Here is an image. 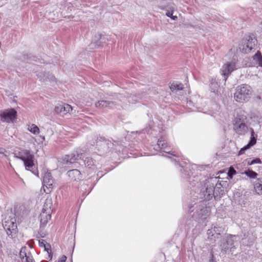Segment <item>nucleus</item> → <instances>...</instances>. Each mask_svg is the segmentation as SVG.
Listing matches in <instances>:
<instances>
[{
    "instance_id": "nucleus-1",
    "label": "nucleus",
    "mask_w": 262,
    "mask_h": 262,
    "mask_svg": "<svg viewBox=\"0 0 262 262\" xmlns=\"http://www.w3.org/2000/svg\"><path fill=\"white\" fill-rule=\"evenodd\" d=\"M196 184L197 186L201 188L199 194L200 197L204 200V201H209L213 197H215V187L219 188L221 186V183L218 184L216 177L205 179L202 182H197Z\"/></svg>"
},
{
    "instance_id": "nucleus-2",
    "label": "nucleus",
    "mask_w": 262,
    "mask_h": 262,
    "mask_svg": "<svg viewBox=\"0 0 262 262\" xmlns=\"http://www.w3.org/2000/svg\"><path fill=\"white\" fill-rule=\"evenodd\" d=\"M207 205L206 201H202L194 204H191L189 206V210L191 212H193L192 217L198 221L206 219L210 212V208Z\"/></svg>"
},
{
    "instance_id": "nucleus-3",
    "label": "nucleus",
    "mask_w": 262,
    "mask_h": 262,
    "mask_svg": "<svg viewBox=\"0 0 262 262\" xmlns=\"http://www.w3.org/2000/svg\"><path fill=\"white\" fill-rule=\"evenodd\" d=\"M239 237L236 235H227L221 242L220 246L223 254H233L236 246L238 245Z\"/></svg>"
},
{
    "instance_id": "nucleus-4",
    "label": "nucleus",
    "mask_w": 262,
    "mask_h": 262,
    "mask_svg": "<svg viewBox=\"0 0 262 262\" xmlns=\"http://www.w3.org/2000/svg\"><path fill=\"white\" fill-rule=\"evenodd\" d=\"M252 93V88L250 85L246 84H242L236 87L234 97L237 102H244L249 100Z\"/></svg>"
},
{
    "instance_id": "nucleus-5",
    "label": "nucleus",
    "mask_w": 262,
    "mask_h": 262,
    "mask_svg": "<svg viewBox=\"0 0 262 262\" xmlns=\"http://www.w3.org/2000/svg\"><path fill=\"white\" fill-rule=\"evenodd\" d=\"M247 117L244 113L238 114L233 120V129L238 135H244L248 130Z\"/></svg>"
},
{
    "instance_id": "nucleus-6",
    "label": "nucleus",
    "mask_w": 262,
    "mask_h": 262,
    "mask_svg": "<svg viewBox=\"0 0 262 262\" xmlns=\"http://www.w3.org/2000/svg\"><path fill=\"white\" fill-rule=\"evenodd\" d=\"M3 226L7 232V235L11 238L15 237L17 228L14 215L11 213L10 215L6 216L3 220Z\"/></svg>"
},
{
    "instance_id": "nucleus-7",
    "label": "nucleus",
    "mask_w": 262,
    "mask_h": 262,
    "mask_svg": "<svg viewBox=\"0 0 262 262\" xmlns=\"http://www.w3.org/2000/svg\"><path fill=\"white\" fill-rule=\"evenodd\" d=\"M241 67H242V66L237 62V56L234 55L231 61L227 62L222 66L221 69V73L225 77V80H226L232 72Z\"/></svg>"
},
{
    "instance_id": "nucleus-8",
    "label": "nucleus",
    "mask_w": 262,
    "mask_h": 262,
    "mask_svg": "<svg viewBox=\"0 0 262 262\" xmlns=\"http://www.w3.org/2000/svg\"><path fill=\"white\" fill-rule=\"evenodd\" d=\"M257 40L254 36H248L243 40L239 49L243 53L247 54L254 49Z\"/></svg>"
},
{
    "instance_id": "nucleus-9",
    "label": "nucleus",
    "mask_w": 262,
    "mask_h": 262,
    "mask_svg": "<svg viewBox=\"0 0 262 262\" xmlns=\"http://www.w3.org/2000/svg\"><path fill=\"white\" fill-rule=\"evenodd\" d=\"M157 146L158 148L166 154L178 157L180 156V154L179 152L169 150L167 137L165 136H162L158 139Z\"/></svg>"
},
{
    "instance_id": "nucleus-10",
    "label": "nucleus",
    "mask_w": 262,
    "mask_h": 262,
    "mask_svg": "<svg viewBox=\"0 0 262 262\" xmlns=\"http://www.w3.org/2000/svg\"><path fill=\"white\" fill-rule=\"evenodd\" d=\"M85 156V153L84 150L82 149H78L75 152L72 153L69 155H66L63 159V163L65 164H71L74 162L75 161L78 159H82Z\"/></svg>"
},
{
    "instance_id": "nucleus-11",
    "label": "nucleus",
    "mask_w": 262,
    "mask_h": 262,
    "mask_svg": "<svg viewBox=\"0 0 262 262\" xmlns=\"http://www.w3.org/2000/svg\"><path fill=\"white\" fill-rule=\"evenodd\" d=\"M31 248L23 247L19 252L20 258L22 262H35L30 251Z\"/></svg>"
},
{
    "instance_id": "nucleus-12",
    "label": "nucleus",
    "mask_w": 262,
    "mask_h": 262,
    "mask_svg": "<svg viewBox=\"0 0 262 262\" xmlns=\"http://www.w3.org/2000/svg\"><path fill=\"white\" fill-rule=\"evenodd\" d=\"M49 204V208H46L44 207L42 209V212L40 214V223L42 225H46L49 220L51 219V209L52 206V202L50 200H48L46 204ZM45 206H46L45 205Z\"/></svg>"
},
{
    "instance_id": "nucleus-13",
    "label": "nucleus",
    "mask_w": 262,
    "mask_h": 262,
    "mask_svg": "<svg viewBox=\"0 0 262 262\" xmlns=\"http://www.w3.org/2000/svg\"><path fill=\"white\" fill-rule=\"evenodd\" d=\"M16 111L13 108L7 110L2 113L0 115L1 120L3 122H9L12 121L16 118Z\"/></svg>"
},
{
    "instance_id": "nucleus-14",
    "label": "nucleus",
    "mask_w": 262,
    "mask_h": 262,
    "mask_svg": "<svg viewBox=\"0 0 262 262\" xmlns=\"http://www.w3.org/2000/svg\"><path fill=\"white\" fill-rule=\"evenodd\" d=\"M245 66L247 67H260L262 68V55L260 52L257 53L252 57V59L249 63H246Z\"/></svg>"
},
{
    "instance_id": "nucleus-15",
    "label": "nucleus",
    "mask_w": 262,
    "mask_h": 262,
    "mask_svg": "<svg viewBox=\"0 0 262 262\" xmlns=\"http://www.w3.org/2000/svg\"><path fill=\"white\" fill-rule=\"evenodd\" d=\"M72 111V106L67 103L59 104L55 107V111L58 114L64 115Z\"/></svg>"
},
{
    "instance_id": "nucleus-16",
    "label": "nucleus",
    "mask_w": 262,
    "mask_h": 262,
    "mask_svg": "<svg viewBox=\"0 0 262 262\" xmlns=\"http://www.w3.org/2000/svg\"><path fill=\"white\" fill-rule=\"evenodd\" d=\"M159 7L163 10H165L167 12L166 15L171 18L173 20H176L177 18V16H173V12L174 10L175 7L174 4L172 3H168L167 5H162L159 6Z\"/></svg>"
},
{
    "instance_id": "nucleus-17",
    "label": "nucleus",
    "mask_w": 262,
    "mask_h": 262,
    "mask_svg": "<svg viewBox=\"0 0 262 262\" xmlns=\"http://www.w3.org/2000/svg\"><path fill=\"white\" fill-rule=\"evenodd\" d=\"M251 130V137L250 140L248 144L245 146L243 148H241L238 152V155H242L244 153L245 150L249 148L250 147L253 146L256 142L257 135L255 134L253 128H250Z\"/></svg>"
},
{
    "instance_id": "nucleus-18",
    "label": "nucleus",
    "mask_w": 262,
    "mask_h": 262,
    "mask_svg": "<svg viewBox=\"0 0 262 262\" xmlns=\"http://www.w3.org/2000/svg\"><path fill=\"white\" fill-rule=\"evenodd\" d=\"M54 184V180L52 178L50 172H47L44 174L43 177V185L49 189L50 192V189L52 188Z\"/></svg>"
},
{
    "instance_id": "nucleus-19",
    "label": "nucleus",
    "mask_w": 262,
    "mask_h": 262,
    "mask_svg": "<svg viewBox=\"0 0 262 262\" xmlns=\"http://www.w3.org/2000/svg\"><path fill=\"white\" fill-rule=\"evenodd\" d=\"M15 157L23 160L24 162L29 159H33L34 156L31 154L29 150L25 149L19 152L18 154H15Z\"/></svg>"
},
{
    "instance_id": "nucleus-20",
    "label": "nucleus",
    "mask_w": 262,
    "mask_h": 262,
    "mask_svg": "<svg viewBox=\"0 0 262 262\" xmlns=\"http://www.w3.org/2000/svg\"><path fill=\"white\" fill-rule=\"evenodd\" d=\"M67 174L69 177L73 181H77L81 179V173L80 171L77 169L68 171Z\"/></svg>"
},
{
    "instance_id": "nucleus-21",
    "label": "nucleus",
    "mask_w": 262,
    "mask_h": 262,
    "mask_svg": "<svg viewBox=\"0 0 262 262\" xmlns=\"http://www.w3.org/2000/svg\"><path fill=\"white\" fill-rule=\"evenodd\" d=\"M38 244L39 247L44 248L45 251H46L49 254V256L50 257V259L52 258L51 254V246L49 244H47V242L44 239H39L38 240Z\"/></svg>"
},
{
    "instance_id": "nucleus-22",
    "label": "nucleus",
    "mask_w": 262,
    "mask_h": 262,
    "mask_svg": "<svg viewBox=\"0 0 262 262\" xmlns=\"http://www.w3.org/2000/svg\"><path fill=\"white\" fill-rule=\"evenodd\" d=\"M114 104L113 101H106V100H101L96 103L95 105L97 107L103 108L106 107H112V105Z\"/></svg>"
},
{
    "instance_id": "nucleus-23",
    "label": "nucleus",
    "mask_w": 262,
    "mask_h": 262,
    "mask_svg": "<svg viewBox=\"0 0 262 262\" xmlns=\"http://www.w3.org/2000/svg\"><path fill=\"white\" fill-rule=\"evenodd\" d=\"M254 189L258 194H262V178L257 179L255 182Z\"/></svg>"
},
{
    "instance_id": "nucleus-24",
    "label": "nucleus",
    "mask_w": 262,
    "mask_h": 262,
    "mask_svg": "<svg viewBox=\"0 0 262 262\" xmlns=\"http://www.w3.org/2000/svg\"><path fill=\"white\" fill-rule=\"evenodd\" d=\"M181 167L180 171L182 173V177L183 178H188L190 177L189 173L188 172V170L189 169V166L187 164H186L185 166L180 164Z\"/></svg>"
},
{
    "instance_id": "nucleus-25",
    "label": "nucleus",
    "mask_w": 262,
    "mask_h": 262,
    "mask_svg": "<svg viewBox=\"0 0 262 262\" xmlns=\"http://www.w3.org/2000/svg\"><path fill=\"white\" fill-rule=\"evenodd\" d=\"M84 164L86 167H87L89 169H92L94 170L96 168L95 165L94 164V162L93 160L90 157H86L84 160H83Z\"/></svg>"
},
{
    "instance_id": "nucleus-26",
    "label": "nucleus",
    "mask_w": 262,
    "mask_h": 262,
    "mask_svg": "<svg viewBox=\"0 0 262 262\" xmlns=\"http://www.w3.org/2000/svg\"><path fill=\"white\" fill-rule=\"evenodd\" d=\"M169 88L172 92L178 91L183 90V85L181 83L178 82H173L170 83Z\"/></svg>"
},
{
    "instance_id": "nucleus-27",
    "label": "nucleus",
    "mask_w": 262,
    "mask_h": 262,
    "mask_svg": "<svg viewBox=\"0 0 262 262\" xmlns=\"http://www.w3.org/2000/svg\"><path fill=\"white\" fill-rule=\"evenodd\" d=\"M27 129L34 135H37L40 132L39 128L34 124L28 125Z\"/></svg>"
},
{
    "instance_id": "nucleus-28",
    "label": "nucleus",
    "mask_w": 262,
    "mask_h": 262,
    "mask_svg": "<svg viewBox=\"0 0 262 262\" xmlns=\"http://www.w3.org/2000/svg\"><path fill=\"white\" fill-rule=\"evenodd\" d=\"M219 86L217 83L215 81H212L210 84V88L211 92L214 93L215 95H217L219 92Z\"/></svg>"
},
{
    "instance_id": "nucleus-29",
    "label": "nucleus",
    "mask_w": 262,
    "mask_h": 262,
    "mask_svg": "<svg viewBox=\"0 0 262 262\" xmlns=\"http://www.w3.org/2000/svg\"><path fill=\"white\" fill-rule=\"evenodd\" d=\"M26 169L31 170V169L34 166L33 159H29L24 162Z\"/></svg>"
},
{
    "instance_id": "nucleus-30",
    "label": "nucleus",
    "mask_w": 262,
    "mask_h": 262,
    "mask_svg": "<svg viewBox=\"0 0 262 262\" xmlns=\"http://www.w3.org/2000/svg\"><path fill=\"white\" fill-rule=\"evenodd\" d=\"M243 173L246 174L247 177L251 179L256 178L257 176V173L256 172L250 169L245 171Z\"/></svg>"
},
{
    "instance_id": "nucleus-31",
    "label": "nucleus",
    "mask_w": 262,
    "mask_h": 262,
    "mask_svg": "<svg viewBox=\"0 0 262 262\" xmlns=\"http://www.w3.org/2000/svg\"><path fill=\"white\" fill-rule=\"evenodd\" d=\"M261 163V162L259 158H255L251 161L248 160L247 162L248 165H251L254 164H260Z\"/></svg>"
},
{
    "instance_id": "nucleus-32",
    "label": "nucleus",
    "mask_w": 262,
    "mask_h": 262,
    "mask_svg": "<svg viewBox=\"0 0 262 262\" xmlns=\"http://www.w3.org/2000/svg\"><path fill=\"white\" fill-rule=\"evenodd\" d=\"M213 231L216 234L220 235L221 232H223L224 231V229L222 227L214 226Z\"/></svg>"
},
{
    "instance_id": "nucleus-33",
    "label": "nucleus",
    "mask_w": 262,
    "mask_h": 262,
    "mask_svg": "<svg viewBox=\"0 0 262 262\" xmlns=\"http://www.w3.org/2000/svg\"><path fill=\"white\" fill-rule=\"evenodd\" d=\"M256 237L255 235L252 234L251 237H249L248 240V243L247 246H250L251 245L253 244L254 241L256 239Z\"/></svg>"
},
{
    "instance_id": "nucleus-34",
    "label": "nucleus",
    "mask_w": 262,
    "mask_h": 262,
    "mask_svg": "<svg viewBox=\"0 0 262 262\" xmlns=\"http://www.w3.org/2000/svg\"><path fill=\"white\" fill-rule=\"evenodd\" d=\"M207 234L209 236H213L214 235L215 233L214 232L213 229H208L207 231Z\"/></svg>"
},
{
    "instance_id": "nucleus-35",
    "label": "nucleus",
    "mask_w": 262,
    "mask_h": 262,
    "mask_svg": "<svg viewBox=\"0 0 262 262\" xmlns=\"http://www.w3.org/2000/svg\"><path fill=\"white\" fill-rule=\"evenodd\" d=\"M48 200H50V201H51V199H47V200H46V202H45V204H44V205H43V207H45V206H46L45 207H46V208H49V206H50L48 203H47V204H46L47 201Z\"/></svg>"
},
{
    "instance_id": "nucleus-36",
    "label": "nucleus",
    "mask_w": 262,
    "mask_h": 262,
    "mask_svg": "<svg viewBox=\"0 0 262 262\" xmlns=\"http://www.w3.org/2000/svg\"><path fill=\"white\" fill-rule=\"evenodd\" d=\"M6 150L3 148H0V154H5L6 152Z\"/></svg>"
},
{
    "instance_id": "nucleus-37",
    "label": "nucleus",
    "mask_w": 262,
    "mask_h": 262,
    "mask_svg": "<svg viewBox=\"0 0 262 262\" xmlns=\"http://www.w3.org/2000/svg\"><path fill=\"white\" fill-rule=\"evenodd\" d=\"M209 262H216L214 259V256L212 254H211V258L210 259Z\"/></svg>"
},
{
    "instance_id": "nucleus-38",
    "label": "nucleus",
    "mask_w": 262,
    "mask_h": 262,
    "mask_svg": "<svg viewBox=\"0 0 262 262\" xmlns=\"http://www.w3.org/2000/svg\"><path fill=\"white\" fill-rule=\"evenodd\" d=\"M259 30L260 33L262 34V22L259 24Z\"/></svg>"
},
{
    "instance_id": "nucleus-39",
    "label": "nucleus",
    "mask_w": 262,
    "mask_h": 262,
    "mask_svg": "<svg viewBox=\"0 0 262 262\" xmlns=\"http://www.w3.org/2000/svg\"><path fill=\"white\" fill-rule=\"evenodd\" d=\"M249 58H246L245 59V60H244V62H245V64L246 63H249L248 61H249ZM244 66H245V64L244 65H243V67H244Z\"/></svg>"
},
{
    "instance_id": "nucleus-40",
    "label": "nucleus",
    "mask_w": 262,
    "mask_h": 262,
    "mask_svg": "<svg viewBox=\"0 0 262 262\" xmlns=\"http://www.w3.org/2000/svg\"><path fill=\"white\" fill-rule=\"evenodd\" d=\"M232 170L233 171V174L235 173V170L234 169H233Z\"/></svg>"
},
{
    "instance_id": "nucleus-41",
    "label": "nucleus",
    "mask_w": 262,
    "mask_h": 262,
    "mask_svg": "<svg viewBox=\"0 0 262 262\" xmlns=\"http://www.w3.org/2000/svg\"><path fill=\"white\" fill-rule=\"evenodd\" d=\"M41 139H42V141H44V140H45V137H41Z\"/></svg>"
},
{
    "instance_id": "nucleus-42",
    "label": "nucleus",
    "mask_w": 262,
    "mask_h": 262,
    "mask_svg": "<svg viewBox=\"0 0 262 262\" xmlns=\"http://www.w3.org/2000/svg\"><path fill=\"white\" fill-rule=\"evenodd\" d=\"M131 98V97H130L129 98H128V101L129 102H132V101L130 100V99Z\"/></svg>"
},
{
    "instance_id": "nucleus-43",
    "label": "nucleus",
    "mask_w": 262,
    "mask_h": 262,
    "mask_svg": "<svg viewBox=\"0 0 262 262\" xmlns=\"http://www.w3.org/2000/svg\"><path fill=\"white\" fill-rule=\"evenodd\" d=\"M229 172L233 173V171L232 170H230Z\"/></svg>"
},
{
    "instance_id": "nucleus-44",
    "label": "nucleus",
    "mask_w": 262,
    "mask_h": 262,
    "mask_svg": "<svg viewBox=\"0 0 262 262\" xmlns=\"http://www.w3.org/2000/svg\"><path fill=\"white\" fill-rule=\"evenodd\" d=\"M100 139L103 140V141H104V138H100Z\"/></svg>"
}]
</instances>
